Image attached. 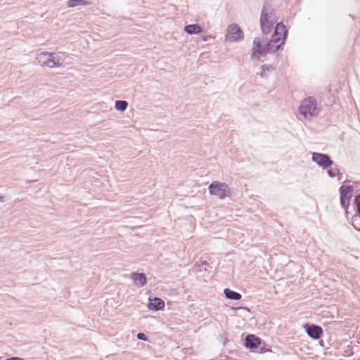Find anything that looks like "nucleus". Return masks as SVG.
<instances>
[{"mask_svg": "<svg viewBox=\"0 0 360 360\" xmlns=\"http://www.w3.org/2000/svg\"><path fill=\"white\" fill-rule=\"evenodd\" d=\"M278 17L272 6V0H265L261 11L259 18L260 29L263 34H269L278 22Z\"/></svg>", "mask_w": 360, "mask_h": 360, "instance_id": "nucleus-1", "label": "nucleus"}, {"mask_svg": "<svg viewBox=\"0 0 360 360\" xmlns=\"http://www.w3.org/2000/svg\"><path fill=\"white\" fill-rule=\"evenodd\" d=\"M288 36V30L283 22H277L271 39L264 45L266 54L276 52L284 44Z\"/></svg>", "mask_w": 360, "mask_h": 360, "instance_id": "nucleus-2", "label": "nucleus"}, {"mask_svg": "<svg viewBox=\"0 0 360 360\" xmlns=\"http://www.w3.org/2000/svg\"><path fill=\"white\" fill-rule=\"evenodd\" d=\"M316 99L313 96L304 98L299 106V112L305 118H311L319 115Z\"/></svg>", "mask_w": 360, "mask_h": 360, "instance_id": "nucleus-3", "label": "nucleus"}, {"mask_svg": "<svg viewBox=\"0 0 360 360\" xmlns=\"http://www.w3.org/2000/svg\"><path fill=\"white\" fill-rule=\"evenodd\" d=\"M209 192L212 195H216L220 199H224L231 195V191L226 183L214 181L209 186Z\"/></svg>", "mask_w": 360, "mask_h": 360, "instance_id": "nucleus-4", "label": "nucleus"}, {"mask_svg": "<svg viewBox=\"0 0 360 360\" xmlns=\"http://www.w3.org/2000/svg\"><path fill=\"white\" fill-rule=\"evenodd\" d=\"M244 39V33L241 27L236 24H231L225 34V40L229 42L240 41Z\"/></svg>", "mask_w": 360, "mask_h": 360, "instance_id": "nucleus-5", "label": "nucleus"}, {"mask_svg": "<svg viewBox=\"0 0 360 360\" xmlns=\"http://www.w3.org/2000/svg\"><path fill=\"white\" fill-rule=\"evenodd\" d=\"M354 188L350 185H342L340 187L341 206L347 210L350 205V200L352 197Z\"/></svg>", "mask_w": 360, "mask_h": 360, "instance_id": "nucleus-6", "label": "nucleus"}, {"mask_svg": "<svg viewBox=\"0 0 360 360\" xmlns=\"http://www.w3.org/2000/svg\"><path fill=\"white\" fill-rule=\"evenodd\" d=\"M311 160L323 169H328L334 164L330 155L326 153L314 152L312 153Z\"/></svg>", "mask_w": 360, "mask_h": 360, "instance_id": "nucleus-7", "label": "nucleus"}, {"mask_svg": "<svg viewBox=\"0 0 360 360\" xmlns=\"http://www.w3.org/2000/svg\"><path fill=\"white\" fill-rule=\"evenodd\" d=\"M304 328L307 334L313 340H319L323 336V328L318 325L307 323Z\"/></svg>", "mask_w": 360, "mask_h": 360, "instance_id": "nucleus-8", "label": "nucleus"}, {"mask_svg": "<svg viewBox=\"0 0 360 360\" xmlns=\"http://www.w3.org/2000/svg\"><path fill=\"white\" fill-rule=\"evenodd\" d=\"M262 342V340L253 334H248L244 340V346L250 350H254L259 348Z\"/></svg>", "mask_w": 360, "mask_h": 360, "instance_id": "nucleus-9", "label": "nucleus"}, {"mask_svg": "<svg viewBox=\"0 0 360 360\" xmlns=\"http://www.w3.org/2000/svg\"><path fill=\"white\" fill-rule=\"evenodd\" d=\"M39 63L49 68L58 67V63L52 59V53L41 52L38 56Z\"/></svg>", "mask_w": 360, "mask_h": 360, "instance_id": "nucleus-10", "label": "nucleus"}, {"mask_svg": "<svg viewBox=\"0 0 360 360\" xmlns=\"http://www.w3.org/2000/svg\"><path fill=\"white\" fill-rule=\"evenodd\" d=\"M257 55L261 56L266 55L264 45L262 44V40L258 37H255L253 40L251 58H254Z\"/></svg>", "mask_w": 360, "mask_h": 360, "instance_id": "nucleus-11", "label": "nucleus"}, {"mask_svg": "<svg viewBox=\"0 0 360 360\" xmlns=\"http://www.w3.org/2000/svg\"><path fill=\"white\" fill-rule=\"evenodd\" d=\"M147 306L150 310L154 311L162 310L165 307V301L158 297H155L153 298L149 297Z\"/></svg>", "mask_w": 360, "mask_h": 360, "instance_id": "nucleus-12", "label": "nucleus"}, {"mask_svg": "<svg viewBox=\"0 0 360 360\" xmlns=\"http://www.w3.org/2000/svg\"><path fill=\"white\" fill-rule=\"evenodd\" d=\"M134 285L137 287H143L147 283L146 275L144 273L133 272L131 274Z\"/></svg>", "mask_w": 360, "mask_h": 360, "instance_id": "nucleus-13", "label": "nucleus"}, {"mask_svg": "<svg viewBox=\"0 0 360 360\" xmlns=\"http://www.w3.org/2000/svg\"><path fill=\"white\" fill-rule=\"evenodd\" d=\"M184 30L188 34H199L203 31V28L197 23L186 25Z\"/></svg>", "mask_w": 360, "mask_h": 360, "instance_id": "nucleus-14", "label": "nucleus"}, {"mask_svg": "<svg viewBox=\"0 0 360 360\" xmlns=\"http://www.w3.org/2000/svg\"><path fill=\"white\" fill-rule=\"evenodd\" d=\"M224 295L226 299L232 300H240L242 297L240 293L233 291L230 288H225L224 290Z\"/></svg>", "mask_w": 360, "mask_h": 360, "instance_id": "nucleus-15", "label": "nucleus"}, {"mask_svg": "<svg viewBox=\"0 0 360 360\" xmlns=\"http://www.w3.org/2000/svg\"><path fill=\"white\" fill-rule=\"evenodd\" d=\"M90 2L86 0H68L67 6L69 8H74L77 6H89Z\"/></svg>", "mask_w": 360, "mask_h": 360, "instance_id": "nucleus-16", "label": "nucleus"}, {"mask_svg": "<svg viewBox=\"0 0 360 360\" xmlns=\"http://www.w3.org/2000/svg\"><path fill=\"white\" fill-rule=\"evenodd\" d=\"M353 205L355 210V217L360 219V193L354 196Z\"/></svg>", "mask_w": 360, "mask_h": 360, "instance_id": "nucleus-17", "label": "nucleus"}, {"mask_svg": "<svg viewBox=\"0 0 360 360\" xmlns=\"http://www.w3.org/2000/svg\"><path fill=\"white\" fill-rule=\"evenodd\" d=\"M128 106V102L124 100H117L115 101V108L120 111L124 112Z\"/></svg>", "mask_w": 360, "mask_h": 360, "instance_id": "nucleus-18", "label": "nucleus"}, {"mask_svg": "<svg viewBox=\"0 0 360 360\" xmlns=\"http://www.w3.org/2000/svg\"><path fill=\"white\" fill-rule=\"evenodd\" d=\"M272 70H273L272 65H266V64L263 65L262 66V71H261V72L259 74L260 77H266V72H269V71H271Z\"/></svg>", "mask_w": 360, "mask_h": 360, "instance_id": "nucleus-19", "label": "nucleus"}, {"mask_svg": "<svg viewBox=\"0 0 360 360\" xmlns=\"http://www.w3.org/2000/svg\"><path fill=\"white\" fill-rule=\"evenodd\" d=\"M340 174V169L338 168H330L329 167L328 169V174L330 177H335Z\"/></svg>", "mask_w": 360, "mask_h": 360, "instance_id": "nucleus-20", "label": "nucleus"}, {"mask_svg": "<svg viewBox=\"0 0 360 360\" xmlns=\"http://www.w3.org/2000/svg\"><path fill=\"white\" fill-rule=\"evenodd\" d=\"M136 338L138 340L145 341V342H148L149 340L148 337L143 333H139L136 335Z\"/></svg>", "mask_w": 360, "mask_h": 360, "instance_id": "nucleus-21", "label": "nucleus"}, {"mask_svg": "<svg viewBox=\"0 0 360 360\" xmlns=\"http://www.w3.org/2000/svg\"><path fill=\"white\" fill-rule=\"evenodd\" d=\"M261 353H265L266 352H271V347L269 345H264L259 347Z\"/></svg>", "mask_w": 360, "mask_h": 360, "instance_id": "nucleus-22", "label": "nucleus"}, {"mask_svg": "<svg viewBox=\"0 0 360 360\" xmlns=\"http://www.w3.org/2000/svg\"><path fill=\"white\" fill-rule=\"evenodd\" d=\"M220 338H221V340H223L224 345H226V343L229 342V339L227 338V333H224L221 334Z\"/></svg>", "mask_w": 360, "mask_h": 360, "instance_id": "nucleus-23", "label": "nucleus"}, {"mask_svg": "<svg viewBox=\"0 0 360 360\" xmlns=\"http://www.w3.org/2000/svg\"><path fill=\"white\" fill-rule=\"evenodd\" d=\"M206 266L207 267H210V269L212 268V266H210V263L206 260H201L200 266Z\"/></svg>", "mask_w": 360, "mask_h": 360, "instance_id": "nucleus-24", "label": "nucleus"}, {"mask_svg": "<svg viewBox=\"0 0 360 360\" xmlns=\"http://www.w3.org/2000/svg\"><path fill=\"white\" fill-rule=\"evenodd\" d=\"M212 38V35H205V36H202V40L203 41H209L210 39Z\"/></svg>", "mask_w": 360, "mask_h": 360, "instance_id": "nucleus-25", "label": "nucleus"}, {"mask_svg": "<svg viewBox=\"0 0 360 360\" xmlns=\"http://www.w3.org/2000/svg\"><path fill=\"white\" fill-rule=\"evenodd\" d=\"M53 55L54 53H52V59L54 60L55 63H58V67L62 65V62L60 61L59 58H56V57H54Z\"/></svg>", "mask_w": 360, "mask_h": 360, "instance_id": "nucleus-26", "label": "nucleus"}, {"mask_svg": "<svg viewBox=\"0 0 360 360\" xmlns=\"http://www.w3.org/2000/svg\"><path fill=\"white\" fill-rule=\"evenodd\" d=\"M359 217H356L355 216L353 218L352 226H354V223L356 224L359 227H360V224L358 222Z\"/></svg>", "mask_w": 360, "mask_h": 360, "instance_id": "nucleus-27", "label": "nucleus"}, {"mask_svg": "<svg viewBox=\"0 0 360 360\" xmlns=\"http://www.w3.org/2000/svg\"><path fill=\"white\" fill-rule=\"evenodd\" d=\"M5 360H24V359L22 358H20V357L12 356V357L7 358Z\"/></svg>", "mask_w": 360, "mask_h": 360, "instance_id": "nucleus-28", "label": "nucleus"}, {"mask_svg": "<svg viewBox=\"0 0 360 360\" xmlns=\"http://www.w3.org/2000/svg\"><path fill=\"white\" fill-rule=\"evenodd\" d=\"M354 228L358 231H360V227H359L356 224L354 223Z\"/></svg>", "mask_w": 360, "mask_h": 360, "instance_id": "nucleus-29", "label": "nucleus"}, {"mask_svg": "<svg viewBox=\"0 0 360 360\" xmlns=\"http://www.w3.org/2000/svg\"><path fill=\"white\" fill-rule=\"evenodd\" d=\"M4 198H5V197L4 195H0V202H4Z\"/></svg>", "mask_w": 360, "mask_h": 360, "instance_id": "nucleus-30", "label": "nucleus"}, {"mask_svg": "<svg viewBox=\"0 0 360 360\" xmlns=\"http://www.w3.org/2000/svg\"><path fill=\"white\" fill-rule=\"evenodd\" d=\"M240 309V307H236V308H234L233 309H234V310H238V309Z\"/></svg>", "mask_w": 360, "mask_h": 360, "instance_id": "nucleus-31", "label": "nucleus"}]
</instances>
